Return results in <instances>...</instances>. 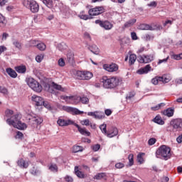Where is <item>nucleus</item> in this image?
Masks as SVG:
<instances>
[{"label": "nucleus", "mask_w": 182, "mask_h": 182, "mask_svg": "<svg viewBox=\"0 0 182 182\" xmlns=\"http://www.w3.org/2000/svg\"><path fill=\"white\" fill-rule=\"evenodd\" d=\"M101 83L103 84L105 89H114V87H117V86H119V85L122 83V78L118 77L108 78L107 77L105 76L101 80Z\"/></svg>", "instance_id": "1"}, {"label": "nucleus", "mask_w": 182, "mask_h": 182, "mask_svg": "<svg viewBox=\"0 0 182 182\" xmlns=\"http://www.w3.org/2000/svg\"><path fill=\"white\" fill-rule=\"evenodd\" d=\"M171 149L170 147L162 145L161 146L159 149L156 151V156L157 159H161L162 157L165 160H168L171 157Z\"/></svg>", "instance_id": "2"}, {"label": "nucleus", "mask_w": 182, "mask_h": 182, "mask_svg": "<svg viewBox=\"0 0 182 182\" xmlns=\"http://www.w3.org/2000/svg\"><path fill=\"white\" fill-rule=\"evenodd\" d=\"M23 5L29 9L32 14L39 12V4L35 0H23Z\"/></svg>", "instance_id": "3"}, {"label": "nucleus", "mask_w": 182, "mask_h": 182, "mask_svg": "<svg viewBox=\"0 0 182 182\" xmlns=\"http://www.w3.org/2000/svg\"><path fill=\"white\" fill-rule=\"evenodd\" d=\"M27 85L34 90V92H37V93H41L42 92V85L38 82L35 79L32 77H29L27 79Z\"/></svg>", "instance_id": "4"}, {"label": "nucleus", "mask_w": 182, "mask_h": 182, "mask_svg": "<svg viewBox=\"0 0 182 182\" xmlns=\"http://www.w3.org/2000/svg\"><path fill=\"white\" fill-rule=\"evenodd\" d=\"M75 76L80 80H90L93 77V74L89 71H76Z\"/></svg>", "instance_id": "5"}, {"label": "nucleus", "mask_w": 182, "mask_h": 182, "mask_svg": "<svg viewBox=\"0 0 182 182\" xmlns=\"http://www.w3.org/2000/svg\"><path fill=\"white\" fill-rule=\"evenodd\" d=\"M170 125L173 127V130H177L178 132H182V119L176 118L173 119L170 122Z\"/></svg>", "instance_id": "6"}, {"label": "nucleus", "mask_w": 182, "mask_h": 182, "mask_svg": "<svg viewBox=\"0 0 182 182\" xmlns=\"http://www.w3.org/2000/svg\"><path fill=\"white\" fill-rule=\"evenodd\" d=\"M61 99L65 100L67 103H70L71 105H77V103H80V96H62Z\"/></svg>", "instance_id": "7"}, {"label": "nucleus", "mask_w": 182, "mask_h": 182, "mask_svg": "<svg viewBox=\"0 0 182 182\" xmlns=\"http://www.w3.org/2000/svg\"><path fill=\"white\" fill-rule=\"evenodd\" d=\"M137 60L139 63H150L154 60V55L153 54L139 55Z\"/></svg>", "instance_id": "8"}, {"label": "nucleus", "mask_w": 182, "mask_h": 182, "mask_svg": "<svg viewBox=\"0 0 182 182\" xmlns=\"http://www.w3.org/2000/svg\"><path fill=\"white\" fill-rule=\"evenodd\" d=\"M105 12V7L103 6H96L95 8L90 9L88 11L90 16H97V15H102Z\"/></svg>", "instance_id": "9"}, {"label": "nucleus", "mask_w": 182, "mask_h": 182, "mask_svg": "<svg viewBox=\"0 0 182 182\" xmlns=\"http://www.w3.org/2000/svg\"><path fill=\"white\" fill-rule=\"evenodd\" d=\"M60 109L64 110V112H67V113H70L71 114H83V111H80L77 108L73 107L63 106Z\"/></svg>", "instance_id": "10"}, {"label": "nucleus", "mask_w": 182, "mask_h": 182, "mask_svg": "<svg viewBox=\"0 0 182 182\" xmlns=\"http://www.w3.org/2000/svg\"><path fill=\"white\" fill-rule=\"evenodd\" d=\"M22 116L19 114L13 115L11 118L6 119V123L9 126H14V122L16 124L21 119Z\"/></svg>", "instance_id": "11"}, {"label": "nucleus", "mask_w": 182, "mask_h": 182, "mask_svg": "<svg viewBox=\"0 0 182 182\" xmlns=\"http://www.w3.org/2000/svg\"><path fill=\"white\" fill-rule=\"evenodd\" d=\"M57 124L58 126H60L61 127H63L65 126H70V124H73L75 126V123L73 120L71 119H65L63 118H58L57 121Z\"/></svg>", "instance_id": "12"}, {"label": "nucleus", "mask_w": 182, "mask_h": 182, "mask_svg": "<svg viewBox=\"0 0 182 182\" xmlns=\"http://www.w3.org/2000/svg\"><path fill=\"white\" fill-rule=\"evenodd\" d=\"M103 69L107 70V72H117L119 70V65L116 63L104 64Z\"/></svg>", "instance_id": "13"}, {"label": "nucleus", "mask_w": 182, "mask_h": 182, "mask_svg": "<svg viewBox=\"0 0 182 182\" xmlns=\"http://www.w3.org/2000/svg\"><path fill=\"white\" fill-rule=\"evenodd\" d=\"M87 116H92L94 119L101 120V119H105V113L102 112H90L87 113Z\"/></svg>", "instance_id": "14"}, {"label": "nucleus", "mask_w": 182, "mask_h": 182, "mask_svg": "<svg viewBox=\"0 0 182 182\" xmlns=\"http://www.w3.org/2000/svg\"><path fill=\"white\" fill-rule=\"evenodd\" d=\"M117 134H119V131L117 130V128L114 127H112L107 132V136H108L109 139L117 136Z\"/></svg>", "instance_id": "15"}, {"label": "nucleus", "mask_w": 182, "mask_h": 182, "mask_svg": "<svg viewBox=\"0 0 182 182\" xmlns=\"http://www.w3.org/2000/svg\"><path fill=\"white\" fill-rule=\"evenodd\" d=\"M32 100L35 102V105L36 106H42L43 105V98L41 97L37 96V95H33L32 96Z\"/></svg>", "instance_id": "16"}, {"label": "nucleus", "mask_w": 182, "mask_h": 182, "mask_svg": "<svg viewBox=\"0 0 182 182\" xmlns=\"http://www.w3.org/2000/svg\"><path fill=\"white\" fill-rule=\"evenodd\" d=\"M29 122H33V124H41V123L43 122V118L39 116L32 117L31 118L29 119Z\"/></svg>", "instance_id": "17"}, {"label": "nucleus", "mask_w": 182, "mask_h": 182, "mask_svg": "<svg viewBox=\"0 0 182 182\" xmlns=\"http://www.w3.org/2000/svg\"><path fill=\"white\" fill-rule=\"evenodd\" d=\"M161 113L164 116H166L167 117H173V116H174V108H167L162 111Z\"/></svg>", "instance_id": "18"}, {"label": "nucleus", "mask_w": 182, "mask_h": 182, "mask_svg": "<svg viewBox=\"0 0 182 182\" xmlns=\"http://www.w3.org/2000/svg\"><path fill=\"white\" fill-rule=\"evenodd\" d=\"M74 126L77 127L78 132L80 133V134H82V136H90V132L89 131L86 130L85 128H80V126L77 124H74Z\"/></svg>", "instance_id": "19"}, {"label": "nucleus", "mask_w": 182, "mask_h": 182, "mask_svg": "<svg viewBox=\"0 0 182 182\" xmlns=\"http://www.w3.org/2000/svg\"><path fill=\"white\" fill-rule=\"evenodd\" d=\"M13 127H14L16 129H18V130H25V129L27 127L26 124L22 123L21 120L16 124L13 122Z\"/></svg>", "instance_id": "20"}, {"label": "nucleus", "mask_w": 182, "mask_h": 182, "mask_svg": "<svg viewBox=\"0 0 182 182\" xmlns=\"http://www.w3.org/2000/svg\"><path fill=\"white\" fill-rule=\"evenodd\" d=\"M150 69H151L150 65H146L144 68L138 70L136 73H138L139 75H144L149 73Z\"/></svg>", "instance_id": "21"}, {"label": "nucleus", "mask_w": 182, "mask_h": 182, "mask_svg": "<svg viewBox=\"0 0 182 182\" xmlns=\"http://www.w3.org/2000/svg\"><path fill=\"white\" fill-rule=\"evenodd\" d=\"M101 28H103L105 31H110V29L113 28V23H110L109 21H104Z\"/></svg>", "instance_id": "22"}, {"label": "nucleus", "mask_w": 182, "mask_h": 182, "mask_svg": "<svg viewBox=\"0 0 182 182\" xmlns=\"http://www.w3.org/2000/svg\"><path fill=\"white\" fill-rule=\"evenodd\" d=\"M138 29H140L141 31H154V28L149 25V24H140L139 26H138Z\"/></svg>", "instance_id": "23"}, {"label": "nucleus", "mask_w": 182, "mask_h": 182, "mask_svg": "<svg viewBox=\"0 0 182 182\" xmlns=\"http://www.w3.org/2000/svg\"><path fill=\"white\" fill-rule=\"evenodd\" d=\"M31 174L32 176H41L42 173V171H41V168L36 167V166H33L32 168L30 170Z\"/></svg>", "instance_id": "24"}, {"label": "nucleus", "mask_w": 182, "mask_h": 182, "mask_svg": "<svg viewBox=\"0 0 182 182\" xmlns=\"http://www.w3.org/2000/svg\"><path fill=\"white\" fill-rule=\"evenodd\" d=\"M6 72L9 75V76L10 77H13V79H15L18 77V74L16 73V72L11 68H6Z\"/></svg>", "instance_id": "25"}, {"label": "nucleus", "mask_w": 182, "mask_h": 182, "mask_svg": "<svg viewBox=\"0 0 182 182\" xmlns=\"http://www.w3.org/2000/svg\"><path fill=\"white\" fill-rule=\"evenodd\" d=\"M172 77L170 75H165L162 77H159V82H163V83H168L171 80Z\"/></svg>", "instance_id": "26"}, {"label": "nucleus", "mask_w": 182, "mask_h": 182, "mask_svg": "<svg viewBox=\"0 0 182 182\" xmlns=\"http://www.w3.org/2000/svg\"><path fill=\"white\" fill-rule=\"evenodd\" d=\"M17 164L19 167H22L23 168H28V167H29V164L28 162H25V160L22 159L17 161Z\"/></svg>", "instance_id": "27"}, {"label": "nucleus", "mask_w": 182, "mask_h": 182, "mask_svg": "<svg viewBox=\"0 0 182 182\" xmlns=\"http://www.w3.org/2000/svg\"><path fill=\"white\" fill-rule=\"evenodd\" d=\"M43 4L47 7L49 8L50 9H52L53 8V0H41Z\"/></svg>", "instance_id": "28"}, {"label": "nucleus", "mask_w": 182, "mask_h": 182, "mask_svg": "<svg viewBox=\"0 0 182 182\" xmlns=\"http://www.w3.org/2000/svg\"><path fill=\"white\" fill-rule=\"evenodd\" d=\"M136 21V18L129 20L124 23L123 29H126L127 28H130L133 26Z\"/></svg>", "instance_id": "29"}, {"label": "nucleus", "mask_w": 182, "mask_h": 182, "mask_svg": "<svg viewBox=\"0 0 182 182\" xmlns=\"http://www.w3.org/2000/svg\"><path fill=\"white\" fill-rule=\"evenodd\" d=\"M75 173L79 178H85V177H86V175H85L83 172L79 171V166L75 167Z\"/></svg>", "instance_id": "30"}, {"label": "nucleus", "mask_w": 182, "mask_h": 182, "mask_svg": "<svg viewBox=\"0 0 182 182\" xmlns=\"http://www.w3.org/2000/svg\"><path fill=\"white\" fill-rule=\"evenodd\" d=\"M89 50L94 53V55H99V48L95 44L88 47Z\"/></svg>", "instance_id": "31"}, {"label": "nucleus", "mask_w": 182, "mask_h": 182, "mask_svg": "<svg viewBox=\"0 0 182 182\" xmlns=\"http://www.w3.org/2000/svg\"><path fill=\"white\" fill-rule=\"evenodd\" d=\"M51 86L53 87V89H55V90H60V92H65L66 89L63 88L62 85H58L55 82H52Z\"/></svg>", "instance_id": "32"}, {"label": "nucleus", "mask_w": 182, "mask_h": 182, "mask_svg": "<svg viewBox=\"0 0 182 182\" xmlns=\"http://www.w3.org/2000/svg\"><path fill=\"white\" fill-rule=\"evenodd\" d=\"M57 48L58 50H60V52H63V50L68 49V46L65 43H60L58 45Z\"/></svg>", "instance_id": "33"}, {"label": "nucleus", "mask_w": 182, "mask_h": 182, "mask_svg": "<svg viewBox=\"0 0 182 182\" xmlns=\"http://www.w3.org/2000/svg\"><path fill=\"white\" fill-rule=\"evenodd\" d=\"M83 151V146L79 145H75L73 147V153H79Z\"/></svg>", "instance_id": "34"}, {"label": "nucleus", "mask_w": 182, "mask_h": 182, "mask_svg": "<svg viewBox=\"0 0 182 182\" xmlns=\"http://www.w3.org/2000/svg\"><path fill=\"white\" fill-rule=\"evenodd\" d=\"M0 26L4 28V26H6V19L5 18V16L0 14Z\"/></svg>", "instance_id": "35"}, {"label": "nucleus", "mask_w": 182, "mask_h": 182, "mask_svg": "<svg viewBox=\"0 0 182 182\" xmlns=\"http://www.w3.org/2000/svg\"><path fill=\"white\" fill-rule=\"evenodd\" d=\"M16 70L18 73H25L26 72V67L25 65L16 67Z\"/></svg>", "instance_id": "36"}, {"label": "nucleus", "mask_w": 182, "mask_h": 182, "mask_svg": "<svg viewBox=\"0 0 182 182\" xmlns=\"http://www.w3.org/2000/svg\"><path fill=\"white\" fill-rule=\"evenodd\" d=\"M136 59H137V56L135 54H131L129 55V65H134V62H136Z\"/></svg>", "instance_id": "37"}, {"label": "nucleus", "mask_w": 182, "mask_h": 182, "mask_svg": "<svg viewBox=\"0 0 182 182\" xmlns=\"http://www.w3.org/2000/svg\"><path fill=\"white\" fill-rule=\"evenodd\" d=\"M107 125L106 124H102L100 126V129L102 132V133H103V134H105V136L107 135Z\"/></svg>", "instance_id": "38"}, {"label": "nucleus", "mask_w": 182, "mask_h": 182, "mask_svg": "<svg viewBox=\"0 0 182 182\" xmlns=\"http://www.w3.org/2000/svg\"><path fill=\"white\" fill-rule=\"evenodd\" d=\"M154 123H157V124H161V126H163V124H164V122L162 120L161 117L156 116L154 119Z\"/></svg>", "instance_id": "39"}, {"label": "nucleus", "mask_w": 182, "mask_h": 182, "mask_svg": "<svg viewBox=\"0 0 182 182\" xmlns=\"http://www.w3.org/2000/svg\"><path fill=\"white\" fill-rule=\"evenodd\" d=\"M106 177V173H100L94 176V180H102V178H105Z\"/></svg>", "instance_id": "40"}, {"label": "nucleus", "mask_w": 182, "mask_h": 182, "mask_svg": "<svg viewBox=\"0 0 182 182\" xmlns=\"http://www.w3.org/2000/svg\"><path fill=\"white\" fill-rule=\"evenodd\" d=\"M134 96H136V92L134 91H132L127 95L126 99L127 100H132Z\"/></svg>", "instance_id": "41"}, {"label": "nucleus", "mask_w": 182, "mask_h": 182, "mask_svg": "<svg viewBox=\"0 0 182 182\" xmlns=\"http://www.w3.org/2000/svg\"><path fill=\"white\" fill-rule=\"evenodd\" d=\"M143 156H144V154H139L137 155V161L139 163V164H143L144 163V159H143Z\"/></svg>", "instance_id": "42"}, {"label": "nucleus", "mask_w": 182, "mask_h": 182, "mask_svg": "<svg viewBox=\"0 0 182 182\" xmlns=\"http://www.w3.org/2000/svg\"><path fill=\"white\" fill-rule=\"evenodd\" d=\"M163 106H166V105L162 102V103H160V104L157 105L155 107H151V109L156 112V110H160V109H161V107H163Z\"/></svg>", "instance_id": "43"}, {"label": "nucleus", "mask_w": 182, "mask_h": 182, "mask_svg": "<svg viewBox=\"0 0 182 182\" xmlns=\"http://www.w3.org/2000/svg\"><path fill=\"white\" fill-rule=\"evenodd\" d=\"M36 47L39 49V50H45L46 49V45L43 43H38Z\"/></svg>", "instance_id": "44"}, {"label": "nucleus", "mask_w": 182, "mask_h": 182, "mask_svg": "<svg viewBox=\"0 0 182 182\" xmlns=\"http://www.w3.org/2000/svg\"><path fill=\"white\" fill-rule=\"evenodd\" d=\"M49 170L53 171V173H58V166L56 164H51L48 167Z\"/></svg>", "instance_id": "45"}, {"label": "nucleus", "mask_w": 182, "mask_h": 182, "mask_svg": "<svg viewBox=\"0 0 182 182\" xmlns=\"http://www.w3.org/2000/svg\"><path fill=\"white\" fill-rule=\"evenodd\" d=\"M80 102L82 105H87L89 103V98L86 96L80 97Z\"/></svg>", "instance_id": "46"}, {"label": "nucleus", "mask_w": 182, "mask_h": 182, "mask_svg": "<svg viewBox=\"0 0 182 182\" xmlns=\"http://www.w3.org/2000/svg\"><path fill=\"white\" fill-rule=\"evenodd\" d=\"M75 58L73 56V54L72 53H68L67 55V60L69 62V63H72L74 60Z\"/></svg>", "instance_id": "47"}, {"label": "nucleus", "mask_w": 182, "mask_h": 182, "mask_svg": "<svg viewBox=\"0 0 182 182\" xmlns=\"http://www.w3.org/2000/svg\"><path fill=\"white\" fill-rule=\"evenodd\" d=\"M172 59H175V60H180L182 59V53L180 54H173L171 55Z\"/></svg>", "instance_id": "48"}, {"label": "nucleus", "mask_w": 182, "mask_h": 182, "mask_svg": "<svg viewBox=\"0 0 182 182\" xmlns=\"http://www.w3.org/2000/svg\"><path fill=\"white\" fill-rule=\"evenodd\" d=\"M6 117H12V114H14V111L12 109H6L5 112Z\"/></svg>", "instance_id": "49"}, {"label": "nucleus", "mask_w": 182, "mask_h": 182, "mask_svg": "<svg viewBox=\"0 0 182 182\" xmlns=\"http://www.w3.org/2000/svg\"><path fill=\"white\" fill-rule=\"evenodd\" d=\"M128 160L129 163V166H133L134 164V155L133 154H129L128 156Z\"/></svg>", "instance_id": "50"}, {"label": "nucleus", "mask_w": 182, "mask_h": 182, "mask_svg": "<svg viewBox=\"0 0 182 182\" xmlns=\"http://www.w3.org/2000/svg\"><path fill=\"white\" fill-rule=\"evenodd\" d=\"M43 105L44 106V107H46V109H48V110H52V107L48 102L43 101L42 106Z\"/></svg>", "instance_id": "51"}, {"label": "nucleus", "mask_w": 182, "mask_h": 182, "mask_svg": "<svg viewBox=\"0 0 182 182\" xmlns=\"http://www.w3.org/2000/svg\"><path fill=\"white\" fill-rule=\"evenodd\" d=\"M156 141H157V139H156V138H151L148 140V144L149 146H153L156 144Z\"/></svg>", "instance_id": "52"}, {"label": "nucleus", "mask_w": 182, "mask_h": 182, "mask_svg": "<svg viewBox=\"0 0 182 182\" xmlns=\"http://www.w3.org/2000/svg\"><path fill=\"white\" fill-rule=\"evenodd\" d=\"M144 39H145V41H153L154 39V36L153 35L146 34Z\"/></svg>", "instance_id": "53"}, {"label": "nucleus", "mask_w": 182, "mask_h": 182, "mask_svg": "<svg viewBox=\"0 0 182 182\" xmlns=\"http://www.w3.org/2000/svg\"><path fill=\"white\" fill-rule=\"evenodd\" d=\"M79 18H80V19H83L84 21H87V19H90L88 15L82 14L79 15Z\"/></svg>", "instance_id": "54"}, {"label": "nucleus", "mask_w": 182, "mask_h": 182, "mask_svg": "<svg viewBox=\"0 0 182 182\" xmlns=\"http://www.w3.org/2000/svg\"><path fill=\"white\" fill-rule=\"evenodd\" d=\"M159 82H160V77H156L151 80L153 85H159Z\"/></svg>", "instance_id": "55"}, {"label": "nucleus", "mask_w": 182, "mask_h": 182, "mask_svg": "<svg viewBox=\"0 0 182 182\" xmlns=\"http://www.w3.org/2000/svg\"><path fill=\"white\" fill-rule=\"evenodd\" d=\"M93 151H98L100 149V144H95L92 146Z\"/></svg>", "instance_id": "56"}, {"label": "nucleus", "mask_w": 182, "mask_h": 182, "mask_svg": "<svg viewBox=\"0 0 182 182\" xmlns=\"http://www.w3.org/2000/svg\"><path fill=\"white\" fill-rule=\"evenodd\" d=\"M0 92L3 95H6L8 93V90L5 87H0Z\"/></svg>", "instance_id": "57"}, {"label": "nucleus", "mask_w": 182, "mask_h": 182, "mask_svg": "<svg viewBox=\"0 0 182 182\" xmlns=\"http://www.w3.org/2000/svg\"><path fill=\"white\" fill-rule=\"evenodd\" d=\"M9 37V34L8 33H3L1 36V41H6V39Z\"/></svg>", "instance_id": "58"}, {"label": "nucleus", "mask_w": 182, "mask_h": 182, "mask_svg": "<svg viewBox=\"0 0 182 182\" xmlns=\"http://www.w3.org/2000/svg\"><path fill=\"white\" fill-rule=\"evenodd\" d=\"M36 60L38 62V63H41V62L43 60V55H37L36 57Z\"/></svg>", "instance_id": "59"}, {"label": "nucleus", "mask_w": 182, "mask_h": 182, "mask_svg": "<svg viewBox=\"0 0 182 182\" xmlns=\"http://www.w3.org/2000/svg\"><path fill=\"white\" fill-rule=\"evenodd\" d=\"M82 124L83 126H90V121L89 119H84L82 121Z\"/></svg>", "instance_id": "60"}, {"label": "nucleus", "mask_w": 182, "mask_h": 182, "mask_svg": "<svg viewBox=\"0 0 182 182\" xmlns=\"http://www.w3.org/2000/svg\"><path fill=\"white\" fill-rule=\"evenodd\" d=\"M36 45H38V43H36V41L35 40H31L28 43V46L30 47L36 46Z\"/></svg>", "instance_id": "61"}, {"label": "nucleus", "mask_w": 182, "mask_h": 182, "mask_svg": "<svg viewBox=\"0 0 182 182\" xmlns=\"http://www.w3.org/2000/svg\"><path fill=\"white\" fill-rule=\"evenodd\" d=\"M58 65L59 66H61V68H63V66H65V60H63V58H60L58 60Z\"/></svg>", "instance_id": "62"}, {"label": "nucleus", "mask_w": 182, "mask_h": 182, "mask_svg": "<svg viewBox=\"0 0 182 182\" xmlns=\"http://www.w3.org/2000/svg\"><path fill=\"white\" fill-rule=\"evenodd\" d=\"M13 44L14 45V46L16 48H17V49H21L22 48V46L21 45V43H19L18 41H14L13 43Z\"/></svg>", "instance_id": "63"}, {"label": "nucleus", "mask_w": 182, "mask_h": 182, "mask_svg": "<svg viewBox=\"0 0 182 182\" xmlns=\"http://www.w3.org/2000/svg\"><path fill=\"white\" fill-rule=\"evenodd\" d=\"M65 181H67V182H73V177H70V176H66L65 177Z\"/></svg>", "instance_id": "64"}]
</instances>
